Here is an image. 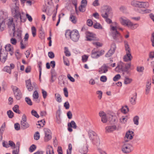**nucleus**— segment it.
<instances>
[{
    "label": "nucleus",
    "instance_id": "obj_1",
    "mask_svg": "<svg viewBox=\"0 0 154 154\" xmlns=\"http://www.w3.org/2000/svg\"><path fill=\"white\" fill-rule=\"evenodd\" d=\"M111 30H112L111 34L114 39L118 42H121L122 41V37L120 33L117 31L116 26L110 25Z\"/></svg>",
    "mask_w": 154,
    "mask_h": 154
},
{
    "label": "nucleus",
    "instance_id": "obj_2",
    "mask_svg": "<svg viewBox=\"0 0 154 154\" xmlns=\"http://www.w3.org/2000/svg\"><path fill=\"white\" fill-rule=\"evenodd\" d=\"M11 11L12 13L13 14H14L13 17L14 18H16L17 20L20 18L21 22L23 23L26 21V18L25 17L23 18V17H22L19 7L16 6L15 8H12Z\"/></svg>",
    "mask_w": 154,
    "mask_h": 154
},
{
    "label": "nucleus",
    "instance_id": "obj_3",
    "mask_svg": "<svg viewBox=\"0 0 154 154\" xmlns=\"http://www.w3.org/2000/svg\"><path fill=\"white\" fill-rule=\"evenodd\" d=\"M88 136L93 143L96 146H99L100 144V141L99 137L95 132L90 131L88 132Z\"/></svg>",
    "mask_w": 154,
    "mask_h": 154
},
{
    "label": "nucleus",
    "instance_id": "obj_4",
    "mask_svg": "<svg viewBox=\"0 0 154 154\" xmlns=\"http://www.w3.org/2000/svg\"><path fill=\"white\" fill-rule=\"evenodd\" d=\"M125 47V51L126 52V54L125 55L123 58L125 62H127L128 61L131 60L132 57L130 53L131 49L128 44L127 41L124 42Z\"/></svg>",
    "mask_w": 154,
    "mask_h": 154
},
{
    "label": "nucleus",
    "instance_id": "obj_5",
    "mask_svg": "<svg viewBox=\"0 0 154 154\" xmlns=\"http://www.w3.org/2000/svg\"><path fill=\"white\" fill-rule=\"evenodd\" d=\"M11 88L12 89L14 96L16 100H20L22 96L20 90L16 86L14 85H11Z\"/></svg>",
    "mask_w": 154,
    "mask_h": 154
},
{
    "label": "nucleus",
    "instance_id": "obj_6",
    "mask_svg": "<svg viewBox=\"0 0 154 154\" xmlns=\"http://www.w3.org/2000/svg\"><path fill=\"white\" fill-rule=\"evenodd\" d=\"M131 5L135 7L139 8H145L148 6L149 4L147 2H139L133 1L131 2Z\"/></svg>",
    "mask_w": 154,
    "mask_h": 154
},
{
    "label": "nucleus",
    "instance_id": "obj_7",
    "mask_svg": "<svg viewBox=\"0 0 154 154\" xmlns=\"http://www.w3.org/2000/svg\"><path fill=\"white\" fill-rule=\"evenodd\" d=\"M86 36V40L88 41H98L99 39L96 37V35L89 31H86L85 32Z\"/></svg>",
    "mask_w": 154,
    "mask_h": 154
},
{
    "label": "nucleus",
    "instance_id": "obj_8",
    "mask_svg": "<svg viewBox=\"0 0 154 154\" xmlns=\"http://www.w3.org/2000/svg\"><path fill=\"white\" fill-rule=\"evenodd\" d=\"M80 37L78 31L76 29H74L72 30V34L70 39L74 42H77Z\"/></svg>",
    "mask_w": 154,
    "mask_h": 154
},
{
    "label": "nucleus",
    "instance_id": "obj_9",
    "mask_svg": "<svg viewBox=\"0 0 154 154\" xmlns=\"http://www.w3.org/2000/svg\"><path fill=\"white\" fill-rule=\"evenodd\" d=\"M132 146L130 144H124L122 147V151L125 153H128L131 152L132 150Z\"/></svg>",
    "mask_w": 154,
    "mask_h": 154
},
{
    "label": "nucleus",
    "instance_id": "obj_10",
    "mask_svg": "<svg viewBox=\"0 0 154 154\" xmlns=\"http://www.w3.org/2000/svg\"><path fill=\"white\" fill-rule=\"evenodd\" d=\"M68 130L70 132H72L73 130L72 128L76 129L77 127V125L75 122L74 121H72L68 123Z\"/></svg>",
    "mask_w": 154,
    "mask_h": 154
},
{
    "label": "nucleus",
    "instance_id": "obj_11",
    "mask_svg": "<svg viewBox=\"0 0 154 154\" xmlns=\"http://www.w3.org/2000/svg\"><path fill=\"white\" fill-rule=\"evenodd\" d=\"M109 67L106 64H103V65L99 68L98 72L100 74L106 73L108 72Z\"/></svg>",
    "mask_w": 154,
    "mask_h": 154
},
{
    "label": "nucleus",
    "instance_id": "obj_12",
    "mask_svg": "<svg viewBox=\"0 0 154 154\" xmlns=\"http://www.w3.org/2000/svg\"><path fill=\"white\" fill-rule=\"evenodd\" d=\"M125 63L122 62L120 61L118 64V65L116 67V69H118L120 72L121 71L123 72H126V68H125Z\"/></svg>",
    "mask_w": 154,
    "mask_h": 154
},
{
    "label": "nucleus",
    "instance_id": "obj_13",
    "mask_svg": "<svg viewBox=\"0 0 154 154\" xmlns=\"http://www.w3.org/2000/svg\"><path fill=\"white\" fill-rule=\"evenodd\" d=\"M59 85L62 86L65 84V81L66 80V76L63 75H60L58 79Z\"/></svg>",
    "mask_w": 154,
    "mask_h": 154
},
{
    "label": "nucleus",
    "instance_id": "obj_14",
    "mask_svg": "<svg viewBox=\"0 0 154 154\" xmlns=\"http://www.w3.org/2000/svg\"><path fill=\"white\" fill-rule=\"evenodd\" d=\"M151 80H147L146 84L145 94L147 95L149 92L150 89L151 88Z\"/></svg>",
    "mask_w": 154,
    "mask_h": 154
},
{
    "label": "nucleus",
    "instance_id": "obj_15",
    "mask_svg": "<svg viewBox=\"0 0 154 154\" xmlns=\"http://www.w3.org/2000/svg\"><path fill=\"white\" fill-rule=\"evenodd\" d=\"M124 19L122 17H121L120 19L119 20L120 23L123 25H126L127 26H128L129 23L131 21L128 19Z\"/></svg>",
    "mask_w": 154,
    "mask_h": 154
},
{
    "label": "nucleus",
    "instance_id": "obj_16",
    "mask_svg": "<svg viewBox=\"0 0 154 154\" xmlns=\"http://www.w3.org/2000/svg\"><path fill=\"white\" fill-rule=\"evenodd\" d=\"M137 93L135 92L134 94L132 95V97L130 98L129 101L131 103L132 105H134L136 103L137 99Z\"/></svg>",
    "mask_w": 154,
    "mask_h": 154
},
{
    "label": "nucleus",
    "instance_id": "obj_17",
    "mask_svg": "<svg viewBox=\"0 0 154 154\" xmlns=\"http://www.w3.org/2000/svg\"><path fill=\"white\" fill-rule=\"evenodd\" d=\"M26 87L29 91H31L33 89L30 79L26 81Z\"/></svg>",
    "mask_w": 154,
    "mask_h": 154
},
{
    "label": "nucleus",
    "instance_id": "obj_18",
    "mask_svg": "<svg viewBox=\"0 0 154 154\" xmlns=\"http://www.w3.org/2000/svg\"><path fill=\"white\" fill-rule=\"evenodd\" d=\"M116 128V127L115 125L106 127L105 128L106 133L111 132L115 131Z\"/></svg>",
    "mask_w": 154,
    "mask_h": 154
},
{
    "label": "nucleus",
    "instance_id": "obj_19",
    "mask_svg": "<svg viewBox=\"0 0 154 154\" xmlns=\"http://www.w3.org/2000/svg\"><path fill=\"white\" fill-rule=\"evenodd\" d=\"M98 51L95 48L94 49L91 51V57L93 58H97L99 57Z\"/></svg>",
    "mask_w": 154,
    "mask_h": 154
},
{
    "label": "nucleus",
    "instance_id": "obj_20",
    "mask_svg": "<svg viewBox=\"0 0 154 154\" xmlns=\"http://www.w3.org/2000/svg\"><path fill=\"white\" fill-rule=\"evenodd\" d=\"M5 27V22L3 19H0V31H3Z\"/></svg>",
    "mask_w": 154,
    "mask_h": 154
},
{
    "label": "nucleus",
    "instance_id": "obj_21",
    "mask_svg": "<svg viewBox=\"0 0 154 154\" xmlns=\"http://www.w3.org/2000/svg\"><path fill=\"white\" fill-rule=\"evenodd\" d=\"M21 129L23 130H25L29 127L30 125L27 122L20 123Z\"/></svg>",
    "mask_w": 154,
    "mask_h": 154
},
{
    "label": "nucleus",
    "instance_id": "obj_22",
    "mask_svg": "<svg viewBox=\"0 0 154 154\" xmlns=\"http://www.w3.org/2000/svg\"><path fill=\"white\" fill-rule=\"evenodd\" d=\"M33 100H35L36 102L37 103H38L39 102V100H37L38 98V92L36 90L33 93Z\"/></svg>",
    "mask_w": 154,
    "mask_h": 154
},
{
    "label": "nucleus",
    "instance_id": "obj_23",
    "mask_svg": "<svg viewBox=\"0 0 154 154\" xmlns=\"http://www.w3.org/2000/svg\"><path fill=\"white\" fill-rule=\"evenodd\" d=\"M46 154H54V150L52 147L48 146L46 149Z\"/></svg>",
    "mask_w": 154,
    "mask_h": 154
},
{
    "label": "nucleus",
    "instance_id": "obj_24",
    "mask_svg": "<svg viewBox=\"0 0 154 154\" xmlns=\"http://www.w3.org/2000/svg\"><path fill=\"white\" fill-rule=\"evenodd\" d=\"M139 26V24L138 23L133 24V23L131 21L129 23L128 26V27L130 28V29L132 30L134 29L137 28Z\"/></svg>",
    "mask_w": 154,
    "mask_h": 154
},
{
    "label": "nucleus",
    "instance_id": "obj_25",
    "mask_svg": "<svg viewBox=\"0 0 154 154\" xmlns=\"http://www.w3.org/2000/svg\"><path fill=\"white\" fill-rule=\"evenodd\" d=\"M134 134V132L132 131H129L128 132H127L125 135V137L130 140H131L133 138V136L132 134Z\"/></svg>",
    "mask_w": 154,
    "mask_h": 154
},
{
    "label": "nucleus",
    "instance_id": "obj_26",
    "mask_svg": "<svg viewBox=\"0 0 154 154\" xmlns=\"http://www.w3.org/2000/svg\"><path fill=\"white\" fill-rule=\"evenodd\" d=\"M116 48V44L114 43H113L111 45V49L108 51L109 52L111 53V55L115 52Z\"/></svg>",
    "mask_w": 154,
    "mask_h": 154
},
{
    "label": "nucleus",
    "instance_id": "obj_27",
    "mask_svg": "<svg viewBox=\"0 0 154 154\" xmlns=\"http://www.w3.org/2000/svg\"><path fill=\"white\" fill-rule=\"evenodd\" d=\"M101 15L103 18L105 19V20L107 23L109 24H110L112 23V20L108 18V16L106 13L105 14H102Z\"/></svg>",
    "mask_w": 154,
    "mask_h": 154
},
{
    "label": "nucleus",
    "instance_id": "obj_28",
    "mask_svg": "<svg viewBox=\"0 0 154 154\" xmlns=\"http://www.w3.org/2000/svg\"><path fill=\"white\" fill-rule=\"evenodd\" d=\"M104 13H103V14H105L106 13L108 16L110 12L112 11V8L111 7L109 6H106L104 9Z\"/></svg>",
    "mask_w": 154,
    "mask_h": 154
},
{
    "label": "nucleus",
    "instance_id": "obj_29",
    "mask_svg": "<svg viewBox=\"0 0 154 154\" xmlns=\"http://www.w3.org/2000/svg\"><path fill=\"white\" fill-rule=\"evenodd\" d=\"M19 106L17 105H15L13 108V111L16 113L18 114L20 113V112L19 109Z\"/></svg>",
    "mask_w": 154,
    "mask_h": 154
},
{
    "label": "nucleus",
    "instance_id": "obj_30",
    "mask_svg": "<svg viewBox=\"0 0 154 154\" xmlns=\"http://www.w3.org/2000/svg\"><path fill=\"white\" fill-rule=\"evenodd\" d=\"M55 98L56 101L59 103L62 101L61 97L59 93H56L55 94Z\"/></svg>",
    "mask_w": 154,
    "mask_h": 154
},
{
    "label": "nucleus",
    "instance_id": "obj_31",
    "mask_svg": "<svg viewBox=\"0 0 154 154\" xmlns=\"http://www.w3.org/2000/svg\"><path fill=\"white\" fill-rule=\"evenodd\" d=\"M116 118V116H111L109 118V121L111 124H113L115 122Z\"/></svg>",
    "mask_w": 154,
    "mask_h": 154
},
{
    "label": "nucleus",
    "instance_id": "obj_32",
    "mask_svg": "<svg viewBox=\"0 0 154 154\" xmlns=\"http://www.w3.org/2000/svg\"><path fill=\"white\" fill-rule=\"evenodd\" d=\"M76 18V17L75 16L72 15V14H70L69 17V20L71 21L72 23L74 24L76 23L77 22Z\"/></svg>",
    "mask_w": 154,
    "mask_h": 154
},
{
    "label": "nucleus",
    "instance_id": "obj_33",
    "mask_svg": "<svg viewBox=\"0 0 154 154\" xmlns=\"http://www.w3.org/2000/svg\"><path fill=\"white\" fill-rule=\"evenodd\" d=\"M5 49L6 53L8 51H11V49H13V47L11 44H8L5 46Z\"/></svg>",
    "mask_w": 154,
    "mask_h": 154
},
{
    "label": "nucleus",
    "instance_id": "obj_34",
    "mask_svg": "<svg viewBox=\"0 0 154 154\" xmlns=\"http://www.w3.org/2000/svg\"><path fill=\"white\" fill-rule=\"evenodd\" d=\"M51 78L50 82H54L56 79V74L52 72H51Z\"/></svg>",
    "mask_w": 154,
    "mask_h": 154
},
{
    "label": "nucleus",
    "instance_id": "obj_35",
    "mask_svg": "<svg viewBox=\"0 0 154 154\" xmlns=\"http://www.w3.org/2000/svg\"><path fill=\"white\" fill-rule=\"evenodd\" d=\"M72 31L68 29L66 30L65 33L66 37V38H70L71 36V34H72Z\"/></svg>",
    "mask_w": 154,
    "mask_h": 154
},
{
    "label": "nucleus",
    "instance_id": "obj_36",
    "mask_svg": "<svg viewBox=\"0 0 154 154\" xmlns=\"http://www.w3.org/2000/svg\"><path fill=\"white\" fill-rule=\"evenodd\" d=\"M58 111H59L60 112L58 114V116H56V122L58 123V124H60L61 123V120L60 118V109H58Z\"/></svg>",
    "mask_w": 154,
    "mask_h": 154
},
{
    "label": "nucleus",
    "instance_id": "obj_37",
    "mask_svg": "<svg viewBox=\"0 0 154 154\" xmlns=\"http://www.w3.org/2000/svg\"><path fill=\"white\" fill-rule=\"evenodd\" d=\"M7 114L9 118L12 119L14 116V113L11 110H9L7 112Z\"/></svg>",
    "mask_w": 154,
    "mask_h": 154
},
{
    "label": "nucleus",
    "instance_id": "obj_38",
    "mask_svg": "<svg viewBox=\"0 0 154 154\" xmlns=\"http://www.w3.org/2000/svg\"><path fill=\"white\" fill-rule=\"evenodd\" d=\"M139 117L138 116H135L133 118V121L134 124L136 125H138L139 124Z\"/></svg>",
    "mask_w": 154,
    "mask_h": 154
},
{
    "label": "nucleus",
    "instance_id": "obj_39",
    "mask_svg": "<svg viewBox=\"0 0 154 154\" xmlns=\"http://www.w3.org/2000/svg\"><path fill=\"white\" fill-rule=\"evenodd\" d=\"M94 27L96 29H102V27L101 24L99 23H96L93 25Z\"/></svg>",
    "mask_w": 154,
    "mask_h": 154
},
{
    "label": "nucleus",
    "instance_id": "obj_40",
    "mask_svg": "<svg viewBox=\"0 0 154 154\" xmlns=\"http://www.w3.org/2000/svg\"><path fill=\"white\" fill-rule=\"evenodd\" d=\"M132 81V79L128 78V77H125L124 80V84H128L130 83Z\"/></svg>",
    "mask_w": 154,
    "mask_h": 154
},
{
    "label": "nucleus",
    "instance_id": "obj_41",
    "mask_svg": "<svg viewBox=\"0 0 154 154\" xmlns=\"http://www.w3.org/2000/svg\"><path fill=\"white\" fill-rule=\"evenodd\" d=\"M52 138V136L51 134H47L45 135L44 137V141L45 142H47L49 140H50Z\"/></svg>",
    "mask_w": 154,
    "mask_h": 154
},
{
    "label": "nucleus",
    "instance_id": "obj_42",
    "mask_svg": "<svg viewBox=\"0 0 154 154\" xmlns=\"http://www.w3.org/2000/svg\"><path fill=\"white\" fill-rule=\"evenodd\" d=\"M64 53L66 56L69 57L70 56L71 54L69 51L68 48L67 47H65L64 48Z\"/></svg>",
    "mask_w": 154,
    "mask_h": 154
},
{
    "label": "nucleus",
    "instance_id": "obj_43",
    "mask_svg": "<svg viewBox=\"0 0 154 154\" xmlns=\"http://www.w3.org/2000/svg\"><path fill=\"white\" fill-rule=\"evenodd\" d=\"M125 68H126V69H125L126 70V72L127 74H129V71H128V69L131 67V63H128L127 64H125Z\"/></svg>",
    "mask_w": 154,
    "mask_h": 154
},
{
    "label": "nucleus",
    "instance_id": "obj_44",
    "mask_svg": "<svg viewBox=\"0 0 154 154\" xmlns=\"http://www.w3.org/2000/svg\"><path fill=\"white\" fill-rule=\"evenodd\" d=\"M4 71L10 74L11 73V69L10 67L8 66H6L4 67Z\"/></svg>",
    "mask_w": 154,
    "mask_h": 154
},
{
    "label": "nucleus",
    "instance_id": "obj_45",
    "mask_svg": "<svg viewBox=\"0 0 154 154\" xmlns=\"http://www.w3.org/2000/svg\"><path fill=\"white\" fill-rule=\"evenodd\" d=\"M36 148V146L35 144H32L31 146L29 148V151L32 152L34 151Z\"/></svg>",
    "mask_w": 154,
    "mask_h": 154
},
{
    "label": "nucleus",
    "instance_id": "obj_46",
    "mask_svg": "<svg viewBox=\"0 0 154 154\" xmlns=\"http://www.w3.org/2000/svg\"><path fill=\"white\" fill-rule=\"evenodd\" d=\"M25 100L27 104L29 106H32V102L30 99L28 97H26Z\"/></svg>",
    "mask_w": 154,
    "mask_h": 154
},
{
    "label": "nucleus",
    "instance_id": "obj_47",
    "mask_svg": "<svg viewBox=\"0 0 154 154\" xmlns=\"http://www.w3.org/2000/svg\"><path fill=\"white\" fill-rule=\"evenodd\" d=\"M79 9L81 12H84L85 11V6L81 5L79 7Z\"/></svg>",
    "mask_w": 154,
    "mask_h": 154
},
{
    "label": "nucleus",
    "instance_id": "obj_48",
    "mask_svg": "<svg viewBox=\"0 0 154 154\" xmlns=\"http://www.w3.org/2000/svg\"><path fill=\"white\" fill-rule=\"evenodd\" d=\"M31 113L32 115L37 118H38L39 116L37 112L34 110H32L31 112Z\"/></svg>",
    "mask_w": 154,
    "mask_h": 154
},
{
    "label": "nucleus",
    "instance_id": "obj_49",
    "mask_svg": "<svg viewBox=\"0 0 154 154\" xmlns=\"http://www.w3.org/2000/svg\"><path fill=\"white\" fill-rule=\"evenodd\" d=\"M88 151V149L87 146H84L81 150V152L82 154L85 152H87Z\"/></svg>",
    "mask_w": 154,
    "mask_h": 154
},
{
    "label": "nucleus",
    "instance_id": "obj_50",
    "mask_svg": "<svg viewBox=\"0 0 154 154\" xmlns=\"http://www.w3.org/2000/svg\"><path fill=\"white\" fill-rule=\"evenodd\" d=\"M32 32L33 37L35 36L36 35V30L35 27L33 26L31 28Z\"/></svg>",
    "mask_w": 154,
    "mask_h": 154
},
{
    "label": "nucleus",
    "instance_id": "obj_51",
    "mask_svg": "<svg viewBox=\"0 0 154 154\" xmlns=\"http://www.w3.org/2000/svg\"><path fill=\"white\" fill-rule=\"evenodd\" d=\"M34 138L36 140H38L40 138V134L38 132H36L34 135Z\"/></svg>",
    "mask_w": 154,
    "mask_h": 154
},
{
    "label": "nucleus",
    "instance_id": "obj_52",
    "mask_svg": "<svg viewBox=\"0 0 154 154\" xmlns=\"http://www.w3.org/2000/svg\"><path fill=\"white\" fill-rule=\"evenodd\" d=\"M8 52H6L5 53L4 56H3L1 60V62L2 63H5L6 60H7L8 57Z\"/></svg>",
    "mask_w": 154,
    "mask_h": 154
},
{
    "label": "nucleus",
    "instance_id": "obj_53",
    "mask_svg": "<svg viewBox=\"0 0 154 154\" xmlns=\"http://www.w3.org/2000/svg\"><path fill=\"white\" fill-rule=\"evenodd\" d=\"M63 60L64 64L67 66H69L70 65L69 61L67 60V58L63 56Z\"/></svg>",
    "mask_w": 154,
    "mask_h": 154
},
{
    "label": "nucleus",
    "instance_id": "obj_54",
    "mask_svg": "<svg viewBox=\"0 0 154 154\" xmlns=\"http://www.w3.org/2000/svg\"><path fill=\"white\" fill-rule=\"evenodd\" d=\"M144 68L143 66H137V70L139 72H143L144 70Z\"/></svg>",
    "mask_w": 154,
    "mask_h": 154
},
{
    "label": "nucleus",
    "instance_id": "obj_55",
    "mask_svg": "<svg viewBox=\"0 0 154 154\" xmlns=\"http://www.w3.org/2000/svg\"><path fill=\"white\" fill-rule=\"evenodd\" d=\"M100 80L102 82H105L107 80V78L106 76L103 75L100 77Z\"/></svg>",
    "mask_w": 154,
    "mask_h": 154
},
{
    "label": "nucleus",
    "instance_id": "obj_56",
    "mask_svg": "<svg viewBox=\"0 0 154 154\" xmlns=\"http://www.w3.org/2000/svg\"><path fill=\"white\" fill-rule=\"evenodd\" d=\"M88 56L87 55H84L82 57V62H86L88 60Z\"/></svg>",
    "mask_w": 154,
    "mask_h": 154
},
{
    "label": "nucleus",
    "instance_id": "obj_57",
    "mask_svg": "<svg viewBox=\"0 0 154 154\" xmlns=\"http://www.w3.org/2000/svg\"><path fill=\"white\" fill-rule=\"evenodd\" d=\"M121 78V75L120 74H118L116 75L113 78V80L114 81H117Z\"/></svg>",
    "mask_w": 154,
    "mask_h": 154
},
{
    "label": "nucleus",
    "instance_id": "obj_58",
    "mask_svg": "<svg viewBox=\"0 0 154 154\" xmlns=\"http://www.w3.org/2000/svg\"><path fill=\"white\" fill-rule=\"evenodd\" d=\"M27 122V117L26 115L24 114L22 116L20 123Z\"/></svg>",
    "mask_w": 154,
    "mask_h": 154
},
{
    "label": "nucleus",
    "instance_id": "obj_59",
    "mask_svg": "<svg viewBox=\"0 0 154 154\" xmlns=\"http://www.w3.org/2000/svg\"><path fill=\"white\" fill-rule=\"evenodd\" d=\"M96 94L99 95L98 96V97L99 99H101L102 97V95L103 94L102 92L101 91H97Z\"/></svg>",
    "mask_w": 154,
    "mask_h": 154
},
{
    "label": "nucleus",
    "instance_id": "obj_60",
    "mask_svg": "<svg viewBox=\"0 0 154 154\" xmlns=\"http://www.w3.org/2000/svg\"><path fill=\"white\" fill-rule=\"evenodd\" d=\"M15 129L17 131H18L20 129V125L18 123H16L14 125Z\"/></svg>",
    "mask_w": 154,
    "mask_h": 154
},
{
    "label": "nucleus",
    "instance_id": "obj_61",
    "mask_svg": "<svg viewBox=\"0 0 154 154\" xmlns=\"http://www.w3.org/2000/svg\"><path fill=\"white\" fill-rule=\"evenodd\" d=\"M48 57L52 59L54 57V54L53 52H49L48 53Z\"/></svg>",
    "mask_w": 154,
    "mask_h": 154
},
{
    "label": "nucleus",
    "instance_id": "obj_62",
    "mask_svg": "<svg viewBox=\"0 0 154 154\" xmlns=\"http://www.w3.org/2000/svg\"><path fill=\"white\" fill-rule=\"evenodd\" d=\"M101 121L103 123H106L107 121V119L106 117V115L105 116H103V117L101 118Z\"/></svg>",
    "mask_w": 154,
    "mask_h": 154
},
{
    "label": "nucleus",
    "instance_id": "obj_63",
    "mask_svg": "<svg viewBox=\"0 0 154 154\" xmlns=\"http://www.w3.org/2000/svg\"><path fill=\"white\" fill-rule=\"evenodd\" d=\"M64 106L66 109H68L69 108L70 105L68 101H66L64 103Z\"/></svg>",
    "mask_w": 154,
    "mask_h": 154
},
{
    "label": "nucleus",
    "instance_id": "obj_64",
    "mask_svg": "<svg viewBox=\"0 0 154 154\" xmlns=\"http://www.w3.org/2000/svg\"><path fill=\"white\" fill-rule=\"evenodd\" d=\"M87 23L88 26H91L93 25V22L91 20L89 19L87 21Z\"/></svg>",
    "mask_w": 154,
    "mask_h": 154
}]
</instances>
